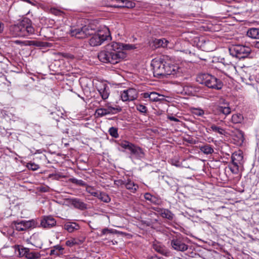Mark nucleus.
Here are the masks:
<instances>
[{"label": "nucleus", "mask_w": 259, "mask_h": 259, "mask_svg": "<svg viewBox=\"0 0 259 259\" xmlns=\"http://www.w3.org/2000/svg\"><path fill=\"white\" fill-rule=\"evenodd\" d=\"M138 95V93L136 89L130 88L122 92L120 96L122 100L125 102L133 101L136 99Z\"/></svg>", "instance_id": "9b49d317"}, {"label": "nucleus", "mask_w": 259, "mask_h": 259, "mask_svg": "<svg viewBox=\"0 0 259 259\" xmlns=\"http://www.w3.org/2000/svg\"><path fill=\"white\" fill-rule=\"evenodd\" d=\"M111 106H107V107L106 108L107 109V110L108 111H110V114L112 113V111H111Z\"/></svg>", "instance_id": "13d9d810"}, {"label": "nucleus", "mask_w": 259, "mask_h": 259, "mask_svg": "<svg viewBox=\"0 0 259 259\" xmlns=\"http://www.w3.org/2000/svg\"><path fill=\"white\" fill-rule=\"evenodd\" d=\"M17 247H18V251L19 252V255L20 256H25L26 257V254H27L29 248L23 247H20L19 246Z\"/></svg>", "instance_id": "58836bf2"}, {"label": "nucleus", "mask_w": 259, "mask_h": 259, "mask_svg": "<svg viewBox=\"0 0 259 259\" xmlns=\"http://www.w3.org/2000/svg\"><path fill=\"white\" fill-rule=\"evenodd\" d=\"M84 239H79L78 238H73L67 240L65 242V244L67 246L71 247L76 245L81 244L84 241Z\"/></svg>", "instance_id": "b1692460"}, {"label": "nucleus", "mask_w": 259, "mask_h": 259, "mask_svg": "<svg viewBox=\"0 0 259 259\" xmlns=\"http://www.w3.org/2000/svg\"><path fill=\"white\" fill-rule=\"evenodd\" d=\"M70 204L73 205L75 208L79 209L80 210H84L87 209V204L84 203L80 199L75 198L70 199Z\"/></svg>", "instance_id": "2eb2a0df"}, {"label": "nucleus", "mask_w": 259, "mask_h": 259, "mask_svg": "<svg viewBox=\"0 0 259 259\" xmlns=\"http://www.w3.org/2000/svg\"><path fill=\"white\" fill-rule=\"evenodd\" d=\"M137 109L140 112L143 113H146L147 112V107L143 105L138 104L136 106Z\"/></svg>", "instance_id": "37998d69"}, {"label": "nucleus", "mask_w": 259, "mask_h": 259, "mask_svg": "<svg viewBox=\"0 0 259 259\" xmlns=\"http://www.w3.org/2000/svg\"><path fill=\"white\" fill-rule=\"evenodd\" d=\"M98 195V196L97 197L104 202L108 203L111 200L109 195L105 192H102L100 191Z\"/></svg>", "instance_id": "c85d7f7f"}, {"label": "nucleus", "mask_w": 259, "mask_h": 259, "mask_svg": "<svg viewBox=\"0 0 259 259\" xmlns=\"http://www.w3.org/2000/svg\"><path fill=\"white\" fill-rule=\"evenodd\" d=\"M110 37L108 29L99 30L91 37L89 40V44L93 47L98 46L101 45L105 40H107Z\"/></svg>", "instance_id": "423d86ee"}, {"label": "nucleus", "mask_w": 259, "mask_h": 259, "mask_svg": "<svg viewBox=\"0 0 259 259\" xmlns=\"http://www.w3.org/2000/svg\"><path fill=\"white\" fill-rule=\"evenodd\" d=\"M110 3V6L111 7V5L112 4H116V5H122L121 3H119V2H114L113 3L112 2H109Z\"/></svg>", "instance_id": "4d7b16f0"}, {"label": "nucleus", "mask_w": 259, "mask_h": 259, "mask_svg": "<svg viewBox=\"0 0 259 259\" xmlns=\"http://www.w3.org/2000/svg\"><path fill=\"white\" fill-rule=\"evenodd\" d=\"M151 66L153 67L154 76L160 77L164 76V61L161 59H155L151 62Z\"/></svg>", "instance_id": "0eeeda50"}, {"label": "nucleus", "mask_w": 259, "mask_h": 259, "mask_svg": "<svg viewBox=\"0 0 259 259\" xmlns=\"http://www.w3.org/2000/svg\"><path fill=\"white\" fill-rule=\"evenodd\" d=\"M108 132L111 136L114 138H117L119 137L118 134V129L115 127H111L109 129Z\"/></svg>", "instance_id": "4c0bfd02"}, {"label": "nucleus", "mask_w": 259, "mask_h": 259, "mask_svg": "<svg viewBox=\"0 0 259 259\" xmlns=\"http://www.w3.org/2000/svg\"><path fill=\"white\" fill-rule=\"evenodd\" d=\"M230 170L233 174H237L239 172V165L238 163H234V164H230L229 165Z\"/></svg>", "instance_id": "e433bc0d"}, {"label": "nucleus", "mask_w": 259, "mask_h": 259, "mask_svg": "<svg viewBox=\"0 0 259 259\" xmlns=\"http://www.w3.org/2000/svg\"><path fill=\"white\" fill-rule=\"evenodd\" d=\"M56 224V220L51 216L45 217L40 223L41 226L45 228H52L55 226Z\"/></svg>", "instance_id": "ddd939ff"}, {"label": "nucleus", "mask_w": 259, "mask_h": 259, "mask_svg": "<svg viewBox=\"0 0 259 259\" xmlns=\"http://www.w3.org/2000/svg\"><path fill=\"white\" fill-rule=\"evenodd\" d=\"M28 45L36 46L40 48H46L50 47V43L41 41H29Z\"/></svg>", "instance_id": "cd10ccee"}, {"label": "nucleus", "mask_w": 259, "mask_h": 259, "mask_svg": "<svg viewBox=\"0 0 259 259\" xmlns=\"http://www.w3.org/2000/svg\"><path fill=\"white\" fill-rule=\"evenodd\" d=\"M61 55L62 57H63L64 58H65L69 59V60H73L75 58L74 55L70 53H61Z\"/></svg>", "instance_id": "49530a36"}, {"label": "nucleus", "mask_w": 259, "mask_h": 259, "mask_svg": "<svg viewBox=\"0 0 259 259\" xmlns=\"http://www.w3.org/2000/svg\"><path fill=\"white\" fill-rule=\"evenodd\" d=\"M192 112L194 115L198 116H202L204 114V110L200 108H193Z\"/></svg>", "instance_id": "ea45409f"}, {"label": "nucleus", "mask_w": 259, "mask_h": 259, "mask_svg": "<svg viewBox=\"0 0 259 259\" xmlns=\"http://www.w3.org/2000/svg\"><path fill=\"white\" fill-rule=\"evenodd\" d=\"M96 33L95 28L90 25H85L80 28H72L70 31L72 36L78 39H83L90 35L92 36Z\"/></svg>", "instance_id": "39448f33"}, {"label": "nucleus", "mask_w": 259, "mask_h": 259, "mask_svg": "<svg viewBox=\"0 0 259 259\" xmlns=\"http://www.w3.org/2000/svg\"><path fill=\"white\" fill-rule=\"evenodd\" d=\"M86 191L91 195L97 197L100 191H97L94 187L86 185Z\"/></svg>", "instance_id": "473e14b6"}, {"label": "nucleus", "mask_w": 259, "mask_h": 259, "mask_svg": "<svg viewBox=\"0 0 259 259\" xmlns=\"http://www.w3.org/2000/svg\"><path fill=\"white\" fill-rule=\"evenodd\" d=\"M181 68L176 64H171L164 61V76L172 75L178 76L181 73Z\"/></svg>", "instance_id": "1a4fd4ad"}, {"label": "nucleus", "mask_w": 259, "mask_h": 259, "mask_svg": "<svg viewBox=\"0 0 259 259\" xmlns=\"http://www.w3.org/2000/svg\"><path fill=\"white\" fill-rule=\"evenodd\" d=\"M118 144L122 148L125 149H127L129 151H131L132 147L134 145V144L125 140L121 141L120 142H118Z\"/></svg>", "instance_id": "c756f323"}, {"label": "nucleus", "mask_w": 259, "mask_h": 259, "mask_svg": "<svg viewBox=\"0 0 259 259\" xmlns=\"http://www.w3.org/2000/svg\"><path fill=\"white\" fill-rule=\"evenodd\" d=\"M217 110L219 114H223L225 116L230 114L231 112V109L228 105H227L226 106H219L217 108Z\"/></svg>", "instance_id": "4be33fe9"}, {"label": "nucleus", "mask_w": 259, "mask_h": 259, "mask_svg": "<svg viewBox=\"0 0 259 259\" xmlns=\"http://www.w3.org/2000/svg\"><path fill=\"white\" fill-rule=\"evenodd\" d=\"M15 43L16 44H18V45H26V44H25V42L24 41H20V40H16L15 41Z\"/></svg>", "instance_id": "864d4df0"}, {"label": "nucleus", "mask_w": 259, "mask_h": 259, "mask_svg": "<svg viewBox=\"0 0 259 259\" xmlns=\"http://www.w3.org/2000/svg\"><path fill=\"white\" fill-rule=\"evenodd\" d=\"M157 211L163 218L167 219L169 220H172L173 219L174 214L167 209H159Z\"/></svg>", "instance_id": "412c9836"}, {"label": "nucleus", "mask_w": 259, "mask_h": 259, "mask_svg": "<svg viewBox=\"0 0 259 259\" xmlns=\"http://www.w3.org/2000/svg\"><path fill=\"white\" fill-rule=\"evenodd\" d=\"M40 254L38 252L30 251V249L26 254V258L28 259H38L40 257Z\"/></svg>", "instance_id": "2f4dec72"}, {"label": "nucleus", "mask_w": 259, "mask_h": 259, "mask_svg": "<svg viewBox=\"0 0 259 259\" xmlns=\"http://www.w3.org/2000/svg\"><path fill=\"white\" fill-rule=\"evenodd\" d=\"M4 28V24L2 22H0V33L3 31Z\"/></svg>", "instance_id": "5fc2aeb1"}, {"label": "nucleus", "mask_w": 259, "mask_h": 259, "mask_svg": "<svg viewBox=\"0 0 259 259\" xmlns=\"http://www.w3.org/2000/svg\"><path fill=\"white\" fill-rule=\"evenodd\" d=\"M236 137L237 138H238V140L239 142H243L244 138V134L241 131H238L236 134Z\"/></svg>", "instance_id": "a18cd8bd"}, {"label": "nucleus", "mask_w": 259, "mask_h": 259, "mask_svg": "<svg viewBox=\"0 0 259 259\" xmlns=\"http://www.w3.org/2000/svg\"><path fill=\"white\" fill-rule=\"evenodd\" d=\"M200 150L206 155L211 154L214 152L213 147L207 144L199 146Z\"/></svg>", "instance_id": "393cba45"}, {"label": "nucleus", "mask_w": 259, "mask_h": 259, "mask_svg": "<svg viewBox=\"0 0 259 259\" xmlns=\"http://www.w3.org/2000/svg\"><path fill=\"white\" fill-rule=\"evenodd\" d=\"M253 46L255 48L259 50V41H256L253 42Z\"/></svg>", "instance_id": "603ef678"}, {"label": "nucleus", "mask_w": 259, "mask_h": 259, "mask_svg": "<svg viewBox=\"0 0 259 259\" xmlns=\"http://www.w3.org/2000/svg\"><path fill=\"white\" fill-rule=\"evenodd\" d=\"M243 156L241 154L237 153L236 152L233 153L231 156V164H234V163H238L239 161L242 160Z\"/></svg>", "instance_id": "7c9ffc66"}, {"label": "nucleus", "mask_w": 259, "mask_h": 259, "mask_svg": "<svg viewBox=\"0 0 259 259\" xmlns=\"http://www.w3.org/2000/svg\"><path fill=\"white\" fill-rule=\"evenodd\" d=\"M130 152L131 155H134L137 158H142L145 156V153L143 149L135 144H134Z\"/></svg>", "instance_id": "dca6fc26"}, {"label": "nucleus", "mask_w": 259, "mask_h": 259, "mask_svg": "<svg viewBox=\"0 0 259 259\" xmlns=\"http://www.w3.org/2000/svg\"><path fill=\"white\" fill-rule=\"evenodd\" d=\"M168 118L171 121H174L176 122L179 121V120L178 118H177L174 116H168Z\"/></svg>", "instance_id": "3c124183"}, {"label": "nucleus", "mask_w": 259, "mask_h": 259, "mask_svg": "<svg viewBox=\"0 0 259 259\" xmlns=\"http://www.w3.org/2000/svg\"><path fill=\"white\" fill-rule=\"evenodd\" d=\"M78 134V132L77 131H75V132L72 133L73 136H76Z\"/></svg>", "instance_id": "bf43d9fd"}, {"label": "nucleus", "mask_w": 259, "mask_h": 259, "mask_svg": "<svg viewBox=\"0 0 259 259\" xmlns=\"http://www.w3.org/2000/svg\"><path fill=\"white\" fill-rule=\"evenodd\" d=\"M126 182H127V180H123L121 179H119L117 180H115L114 182V183L117 186L123 188V187H125Z\"/></svg>", "instance_id": "79ce46f5"}, {"label": "nucleus", "mask_w": 259, "mask_h": 259, "mask_svg": "<svg viewBox=\"0 0 259 259\" xmlns=\"http://www.w3.org/2000/svg\"><path fill=\"white\" fill-rule=\"evenodd\" d=\"M79 225L75 222H68L64 225V229L69 233H72L76 230L79 229Z\"/></svg>", "instance_id": "6ab92c4d"}, {"label": "nucleus", "mask_w": 259, "mask_h": 259, "mask_svg": "<svg viewBox=\"0 0 259 259\" xmlns=\"http://www.w3.org/2000/svg\"><path fill=\"white\" fill-rule=\"evenodd\" d=\"M243 120V116L240 114H235L232 116V121L234 123H241Z\"/></svg>", "instance_id": "72a5a7b5"}, {"label": "nucleus", "mask_w": 259, "mask_h": 259, "mask_svg": "<svg viewBox=\"0 0 259 259\" xmlns=\"http://www.w3.org/2000/svg\"><path fill=\"white\" fill-rule=\"evenodd\" d=\"M141 95L144 98H148L149 100L152 102H156L160 100L159 98L160 95L156 92L144 93Z\"/></svg>", "instance_id": "a211bd4d"}, {"label": "nucleus", "mask_w": 259, "mask_h": 259, "mask_svg": "<svg viewBox=\"0 0 259 259\" xmlns=\"http://www.w3.org/2000/svg\"><path fill=\"white\" fill-rule=\"evenodd\" d=\"M96 112L101 116H104L107 114H110V111H108L107 109L105 108H100L97 109Z\"/></svg>", "instance_id": "a19ab883"}, {"label": "nucleus", "mask_w": 259, "mask_h": 259, "mask_svg": "<svg viewBox=\"0 0 259 259\" xmlns=\"http://www.w3.org/2000/svg\"><path fill=\"white\" fill-rule=\"evenodd\" d=\"M168 41L165 38L161 39H155L152 41V47L154 49H157L160 47L165 48L166 47Z\"/></svg>", "instance_id": "f3484780"}, {"label": "nucleus", "mask_w": 259, "mask_h": 259, "mask_svg": "<svg viewBox=\"0 0 259 259\" xmlns=\"http://www.w3.org/2000/svg\"><path fill=\"white\" fill-rule=\"evenodd\" d=\"M147 259H160V258L156 255H154L148 257Z\"/></svg>", "instance_id": "6e6d98bb"}, {"label": "nucleus", "mask_w": 259, "mask_h": 259, "mask_svg": "<svg viewBox=\"0 0 259 259\" xmlns=\"http://www.w3.org/2000/svg\"><path fill=\"white\" fill-rule=\"evenodd\" d=\"M134 46L131 45H125L112 42L106 46L104 50L98 54V57L99 60L105 63L115 64L126 57V53L123 50L133 49Z\"/></svg>", "instance_id": "f257e3e1"}, {"label": "nucleus", "mask_w": 259, "mask_h": 259, "mask_svg": "<svg viewBox=\"0 0 259 259\" xmlns=\"http://www.w3.org/2000/svg\"><path fill=\"white\" fill-rule=\"evenodd\" d=\"M10 33L14 37H27L34 33L30 20L24 18L17 24L10 27Z\"/></svg>", "instance_id": "f03ea898"}, {"label": "nucleus", "mask_w": 259, "mask_h": 259, "mask_svg": "<svg viewBox=\"0 0 259 259\" xmlns=\"http://www.w3.org/2000/svg\"><path fill=\"white\" fill-rule=\"evenodd\" d=\"M144 198L146 200L150 201L154 204H158L159 202V199L156 197L151 195L149 193H146L144 194Z\"/></svg>", "instance_id": "bb28decb"}, {"label": "nucleus", "mask_w": 259, "mask_h": 259, "mask_svg": "<svg viewBox=\"0 0 259 259\" xmlns=\"http://www.w3.org/2000/svg\"><path fill=\"white\" fill-rule=\"evenodd\" d=\"M247 35L252 38L259 39V28H249L247 31Z\"/></svg>", "instance_id": "5701e85b"}, {"label": "nucleus", "mask_w": 259, "mask_h": 259, "mask_svg": "<svg viewBox=\"0 0 259 259\" xmlns=\"http://www.w3.org/2000/svg\"><path fill=\"white\" fill-rule=\"evenodd\" d=\"M111 232L108 228H105L102 231V235H105L108 233H110Z\"/></svg>", "instance_id": "8fccbe9b"}, {"label": "nucleus", "mask_w": 259, "mask_h": 259, "mask_svg": "<svg viewBox=\"0 0 259 259\" xmlns=\"http://www.w3.org/2000/svg\"><path fill=\"white\" fill-rule=\"evenodd\" d=\"M125 187L131 192L135 193L138 188V186L132 182L130 179H127Z\"/></svg>", "instance_id": "a878e982"}, {"label": "nucleus", "mask_w": 259, "mask_h": 259, "mask_svg": "<svg viewBox=\"0 0 259 259\" xmlns=\"http://www.w3.org/2000/svg\"><path fill=\"white\" fill-rule=\"evenodd\" d=\"M210 128L212 131L218 133L221 135H225L226 134V132L224 128L218 126L215 124H212L210 126Z\"/></svg>", "instance_id": "f704fd0d"}, {"label": "nucleus", "mask_w": 259, "mask_h": 259, "mask_svg": "<svg viewBox=\"0 0 259 259\" xmlns=\"http://www.w3.org/2000/svg\"><path fill=\"white\" fill-rule=\"evenodd\" d=\"M69 181L72 183L76 184L78 186H85L87 185L86 183L82 180H77L74 178L69 179Z\"/></svg>", "instance_id": "c9c22d12"}, {"label": "nucleus", "mask_w": 259, "mask_h": 259, "mask_svg": "<svg viewBox=\"0 0 259 259\" xmlns=\"http://www.w3.org/2000/svg\"><path fill=\"white\" fill-rule=\"evenodd\" d=\"M38 189L41 192H47L49 191V188L48 186H41L39 187Z\"/></svg>", "instance_id": "de8ad7c7"}, {"label": "nucleus", "mask_w": 259, "mask_h": 259, "mask_svg": "<svg viewBox=\"0 0 259 259\" xmlns=\"http://www.w3.org/2000/svg\"><path fill=\"white\" fill-rule=\"evenodd\" d=\"M98 91L104 100L108 98L110 94V90L109 88L106 84L103 85V86L98 90Z\"/></svg>", "instance_id": "aec40b11"}, {"label": "nucleus", "mask_w": 259, "mask_h": 259, "mask_svg": "<svg viewBox=\"0 0 259 259\" xmlns=\"http://www.w3.org/2000/svg\"><path fill=\"white\" fill-rule=\"evenodd\" d=\"M153 248L157 252L165 256H168L170 255V251L164 246L159 243H154L153 244Z\"/></svg>", "instance_id": "4468645a"}, {"label": "nucleus", "mask_w": 259, "mask_h": 259, "mask_svg": "<svg viewBox=\"0 0 259 259\" xmlns=\"http://www.w3.org/2000/svg\"><path fill=\"white\" fill-rule=\"evenodd\" d=\"M120 110H121L120 109H118L117 108L111 107V111H112V113L111 114L116 113L118 112H119V111H120Z\"/></svg>", "instance_id": "09e8293b"}, {"label": "nucleus", "mask_w": 259, "mask_h": 259, "mask_svg": "<svg viewBox=\"0 0 259 259\" xmlns=\"http://www.w3.org/2000/svg\"><path fill=\"white\" fill-rule=\"evenodd\" d=\"M13 227L18 231H25L35 226V222L31 221H22L20 222L14 221L12 223Z\"/></svg>", "instance_id": "9d476101"}, {"label": "nucleus", "mask_w": 259, "mask_h": 259, "mask_svg": "<svg viewBox=\"0 0 259 259\" xmlns=\"http://www.w3.org/2000/svg\"><path fill=\"white\" fill-rule=\"evenodd\" d=\"M27 167L29 169L32 170H36L39 168V166L38 164L32 162L28 163L27 164Z\"/></svg>", "instance_id": "c03bdc74"}, {"label": "nucleus", "mask_w": 259, "mask_h": 259, "mask_svg": "<svg viewBox=\"0 0 259 259\" xmlns=\"http://www.w3.org/2000/svg\"><path fill=\"white\" fill-rule=\"evenodd\" d=\"M107 2H117L121 3L122 5H116L112 4L111 5V7L114 8H133L135 6V4L128 1V0H107Z\"/></svg>", "instance_id": "f8f14e48"}, {"label": "nucleus", "mask_w": 259, "mask_h": 259, "mask_svg": "<svg viewBox=\"0 0 259 259\" xmlns=\"http://www.w3.org/2000/svg\"><path fill=\"white\" fill-rule=\"evenodd\" d=\"M229 52L231 55L236 58L241 59L247 58L251 52L250 47L241 45H233L229 48Z\"/></svg>", "instance_id": "20e7f679"}, {"label": "nucleus", "mask_w": 259, "mask_h": 259, "mask_svg": "<svg viewBox=\"0 0 259 259\" xmlns=\"http://www.w3.org/2000/svg\"><path fill=\"white\" fill-rule=\"evenodd\" d=\"M196 81L209 88L218 90L221 89L223 85L222 81L220 79L209 74H199L196 77Z\"/></svg>", "instance_id": "7ed1b4c3"}, {"label": "nucleus", "mask_w": 259, "mask_h": 259, "mask_svg": "<svg viewBox=\"0 0 259 259\" xmlns=\"http://www.w3.org/2000/svg\"><path fill=\"white\" fill-rule=\"evenodd\" d=\"M171 247L178 251H185L188 249V245L184 242L181 237H174L170 241Z\"/></svg>", "instance_id": "6e6552de"}]
</instances>
